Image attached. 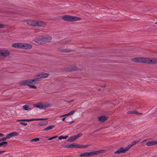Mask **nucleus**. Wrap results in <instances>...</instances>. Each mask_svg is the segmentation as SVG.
Segmentation results:
<instances>
[{"label": "nucleus", "mask_w": 157, "mask_h": 157, "mask_svg": "<svg viewBox=\"0 0 157 157\" xmlns=\"http://www.w3.org/2000/svg\"><path fill=\"white\" fill-rule=\"evenodd\" d=\"M52 37L49 35L39 36L35 38L33 41L36 43L40 44H45L50 42Z\"/></svg>", "instance_id": "f257e3e1"}, {"label": "nucleus", "mask_w": 157, "mask_h": 157, "mask_svg": "<svg viewBox=\"0 0 157 157\" xmlns=\"http://www.w3.org/2000/svg\"><path fill=\"white\" fill-rule=\"evenodd\" d=\"M36 79H28L20 81L18 84L21 85H27L30 88H33L35 89L37 88V87L33 85H31L32 84H34L36 83Z\"/></svg>", "instance_id": "f03ea898"}, {"label": "nucleus", "mask_w": 157, "mask_h": 157, "mask_svg": "<svg viewBox=\"0 0 157 157\" xmlns=\"http://www.w3.org/2000/svg\"><path fill=\"white\" fill-rule=\"evenodd\" d=\"M27 23L28 25H30L39 26L42 27L45 26L46 25V23L44 22L36 20H29L27 21Z\"/></svg>", "instance_id": "7ed1b4c3"}, {"label": "nucleus", "mask_w": 157, "mask_h": 157, "mask_svg": "<svg viewBox=\"0 0 157 157\" xmlns=\"http://www.w3.org/2000/svg\"><path fill=\"white\" fill-rule=\"evenodd\" d=\"M102 151L101 150L90 152H85L80 154L79 156L81 157H92L100 154Z\"/></svg>", "instance_id": "20e7f679"}, {"label": "nucleus", "mask_w": 157, "mask_h": 157, "mask_svg": "<svg viewBox=\"0 0 157 157\" xmlns=\"http://www.w3.org/2000/svg\"><path fill=\"white\" fill-rule=\"evenodd\" d=\"M62 18L64 21H75L79 20L81 19L80 17H78L73 16L67 15L63 16Z\"/></svg>", "instance_id": "39448f33"}, {"label": "nucleus", "mask_w": 157, "mask_h": 157, "mask_svg": "<svg viewBox=\"0 0 157 157\" xmlns=\"http://www.w3.org/2000/svg\"><path fill=\"white\" fill-rule=\"evenodd\" d=\"M10 52L8 51L0 49V56L4 57V58L8 56L10 54Z\"/></svg>", "instance_id": "423d86ee"}, {"label": "nucleus", "mask_w": 157, "mask_h": 157, "mask_svg": "<svg viewBox=\"0 0 157 157\" xmlns=\"http://www.w3.org/2000/svg\"><path fill=\"white\" fill-rule=\"evenodd\" d=\"M145 63L150 64L157 63V59L153 58H146Z\"/></svg>", "instance_id": "0eeeda50"}, {"label": "nucleus", "mask_w": 157, "mask_h": 157, "mask_svg": "<svg viewBox=\"0 0 157 157\" xmlns=\"http://www.w3.org/2000/svg\"><path fill=\"white\" fill-rule=\"evenodd\" d=\"M146 58L142 57H137L133 58L132 59L133 62L137 63H145Z\"/></svg>", "instance_id": "6e6552de"}, {"label": "nucleus", "mask_w": 157, "mask_h": 157, "mask_svg": "<svg viewBox=\"0 0 157 157\" xmlns=\"http://www.w3.org/2000/svg\"><path fill=\"white\" fill-rule=\"evenodd\" d=\"M128 148L127 147L124 148L123 147H121L116 151H115L114 153L118 154L121 153H124L128 150Z\"/></svg>", "instance_id": "1a4fd4ad"}, {"label": "nucleus", "mask_w": 157, "mask_h": 157, "mask_svg": "<svg viewBox=\"0 0 157 157\" xmlns=\"http://www.w3.org/2000/svg\"><path fill=\"white\" fill-rule=\"evenodd\" d=\"M32 48V45L29 44L22 43L21 49H30Z\"/></svg>", "instance_id": "9d476101"}, {"label": "nucleus", "mask_w": 157, "mask_h": 157, "mask_svg": "<svg viewBox=\"0 0 157 157\" xmlns=\"http://www.w3.org/2000/svg\"><path fill=\"white\" fill-rule=\"evenodd\" d=\"M22 43H16L12 44V46L15 48L21 49Z\"/></svg>", "instance_id": "9b49d317"}, {"label": "nucleus", "mask_w": 157, "mask_h": 157, "mask_svg": "<svg viewBox=\"0 0 157 157\" xmlns=\"http://www.w3.org/2000/svg\"><path fill=\"white\" fill-rule=\"evenodd\" d=\"M157 144V141L156 140L148 141L146 144V145L147 146H151Z\"/></svg>", "instance_id": "f8f14e48"}, {"label": "nucleus", "mask_w": 157, "mask_h": 157, "mask_svg": "<svg viewBox=\"0 0 157 157\" xmlns=\"http://www.w3.org/2000/svg\"><path fill=\"white\" fill-rule=\"evenodd\" d=\"M141 141L140 139L138 140L134 141L131 144L128 145L127 147H128V150L131 148V147H132L133 146L136 144L137 143Z\"/></svg>", "instance_id": "ddd939ff"}, {"label": "nucleus", "mask_w": 157, "mask_h": 157, "mask_svg": "<svg viewBox=\"0 0 157 157\" xmlns=\"http://www.w3.org/2000/svg\"><path fill=\"white\" fill-rule=\"evenodd\" d=\"M107 117L105 116H102L98 117V121L101 122H103L107 120Z\"/></svg>", "instance_id": "4468645a"}, {"label": "nucleus", "mask_w": 157, "mask_h": 157, "mask_svg": "<svg viewBox=\"0 0 157 157\" xmlns=\"http://www.w3.org/2000/svg\"><path fill=\"white\" fill-rule=\"evenodd\" d=\"M71 42V40H63L59 42V44L61 45L69 43Z\"/></svg>", "instance_id": "2eb2a0df"}, {"label": "nucleus", "mask_w": 157, "mask_h": 157, "mask_svg": "<svg viewBox=\"0 0 157 157\" xmlns=\"http://www.w3.org/2000/svg\"><path fill=\"white\" fill-rule=\"evenodd\" d=\"M42 78L41 73L37 75H36L35 76V78L34 79H36V83H37V82L39 81V79Z\"/></svg>", "instance_id": "dca6fc26"}, {"label": "nucleus", "mask_w": 157, "mask_h": 157, "mask_svg": "<svg viewBox=\"0 0 157 157\" xmlns=\"http://www.w3.org/2000/svg\"><path fill=\"white\" fill-rule=\"evenodd\" d=\"M128 113V114H142V113H139L136 110H133V111H128L127 112Z\"/></svg>", "instance_id": "f3484780"}, {"label": "nucleus", "mask_w": 157, "mask_h": 157, "mask_svg": "<svg viewBox=\"0 0 157 157\" xmlns=\"http://www.w3.org/2000/svg\"><path fill=\"white\" fill-rule=\"evenodd\" d=\"M74 136H72L70 137L68 139L67 141L68 142H72L74 141L75 140H76Z\"/></svg>", "instance_id": "a211bd4d"}, {"label": "nucleus", "mask_w": 157, "mask_h": 157, "mask_svg": "<svg viewBox=\"0 0 157 157\" xmlns=\"http://www.w3.org/2000/svg\"><path fill=\"white\" fill-rule=\"evenodd\" d=\"M48 123V121H40L38 123V124L40 125L43 126L46 125Z\"/></svg>", "instance_id": "6ab92c4d"}, {"label": "nucleus", "mask_w": 157, "mask_h": 157, "mask_svg": "<svg viewBox=\"0 0 157 157\" xmlns=\"http://www.w3.org/2000/svg\"><path fill=\"white\" fill-rule=\"evenodd\" d=\"M41 76L42 78H46L49 76V74L47 73L42 72L41 73Z\"/></svg>", "instance_id": "aec40b11"}, {"label": "nucleus", "mask_w": 157, "mask_h": 157, "mask_svg": "<svg viewBox=\"0 0 157 157\" xmlns=\"http://www.w3.org/2000/svg\"><path fill=\"white\" fill-rule=\"evenodd\" d=\"M55 127V125H51L48 126L46 128L44 129L43 130L44 131H48V130L52 129L53 128Z\"/></svg>", "instance_id": "412c9836"}, {"label": "nucleus", "mask_w": 157, "mask_h": 157, "mask_svg": "<svg viewBox=\"0 0 157 157\" xmlns=\"http://www.w3.org/2000/svg\"><path fill=\"white\" fill-rule=\"evenodd\" d=\"M17 121H31V119H23L18 120H17Z\"/></svg>", "instance_id": "4be33fe9"}, {"label": "nucleus", "mask_w": 157, "mask_h": 157, "mask_svg": "<svg viewBox=\"0 0 157 157\" xmlns=\"http://www.w3.org/2000/svg\"><path fill=\"white\" fill-rule=\"evenodd\" d=\"M23 109L25 110H28L30 109L29 106L28 105H25L23 106Z\"/></svg>", "instance_id": "5701e85b"}, {"label": "nucleus", "mask_w": 157, "mask_h": 157, "mask_svg": "<svg viewBox=\"0 0 157 157\" xmlns=\"http://www.w3.org/2000/svg\"><path fill=\"white\" fill-rule=\"evenodd\" d=\"M7 142L4 141L0 143V147L3 146L4 147H5L7 145Z\"/></svg>", "instance_id": "b1692460"}, {"label": "nucleus", "mask_w": 157, "mask_h": 157, "mask_svg": "<svg viewBox=\"0 0 157 157\" xmlns=\"http://www.w3.org/2000/svg\"><path fill=\"white\" fill-rule=\"evenodd\" d=\"M35 106L36 107L39 108L41 109H43L45 108V106L41 105H36Z\"/></svg>", "instance_id": "393cba45"}, {"label": "nucleus", "mask_w": 157, "mask_h": 157, "mask_svg": "<svg viewBox=\"0 0 157 157\" xmlns=\"http://www.w3.org/2000/svg\"><path fill=\"white\" fill-rule=\"evenodd\" d=\"M77 67L75 66H72L70 69V71H74L77 70Z\"/></svg>", "instance_id": "a878e982"}, {"label": "nucleus", "mask_w": 157, "mask_h": 157, "mask_svg": "<svg viewBox=\"0 0 157 157\" xmlns=\"http://www.w3.org/2000/svg\"><path fill=\"white\" fill-rule=\"evenodd\" d=\"M82 135V134L81 133H78L76 135H75L74 137H75V140L77 139L78 138L80 137Z\"/></svg>", "instance_id": "bb28decb"}, {"label": "nucleus", "mask_w": 157, "mask_h": 157, "mask_svg": "<svg viewBox=\"0 0 157 157\" xmlns=\"http://www.w3.org/2000/svg\"><path fill=\"white\" fill-rule=\"evenodd\" d=\"M47 119L46 118H36V119H31V121H39V120H43Z\"/></svg>", "instance_id": "cd10ccee"}, {"label": "nucleus", "mask_w": 157, "mask_h": 157, "mask_svg": "<svg viewBox=\"0 0 157 157\" xmlns=\"http://www.w3.org/2000/svg\"><path fill=\"white\" fill-rule=\"evenodd\" d=\"M68 137V136H61L59 137V139L60 140H62L63 139H66V138H67Z\"/></svg>", "instance_id": "c85d7f7f"}, {"label": "nucleus", "mask_w": 157, "mask_h": 157, "mask_svg": "<svg viewBox=\"0 0 157 157\" xmlns=\"http://www.w3.org/2000/svg\"><path fill=\"white\" fill-rule=\"evenodd\" d=\"M12 137L17 136L18 134L15 132H13L10 133Z\"/></svg>", "instance_id": "c756f323"}, {"label": "nucleus", "mask_w": 157, "mask_h": 157, "mask_svg": "<svg viewBox=\"0 0 157 157\" xmlns=\"http://www.w3.org/2000/svg\"><path fill=\"white\" fill-rule=\"evenodd\" d=\"M39 140H40V139H39V138H35V139H33L31 140H30V141L31 142H37V141H39Z\"/></svg>", "instance_id": "7c9ffc66"}, {"label": "nucleus", "mask_w": 157, "mask_h": 157, "mask_svg": "<svg viewBox=\"0 0 157 157\" xmlns=\"http://www.w3.org/2000/svg\"><path fill=\"white\" fill-rule=\"evenodd\" d=\"M12 137L11 134L10 133H9L8 134H7L6 136V139H10Z\"/></svg>", "instance_id": "2f4dec72"}, {"label": "nucleus", "mask_w": 157, "mask_h": 157, "mask_svg": "<svg viewBox=\"0 0 157 157\" xmlns=\"http://www.w3.org/2000/svg\"><path fill=\"white\" fill-rule=\"evenodd\" d=\"M75 112V110L71 111L70 112L68 113L69 115H73Z\"/></svg>", "instance_id": "473e14b6"}, {"label": "nucleus", "mask_w": 157, "mask_h": 157, "mask_svg": "<svg viewBox=\"0 0 157 157\" xmlns=\"http://www.w3.org/2000/svg\"><path fill=\"white\" fill-rule=\"evenodd\" d=\"M89 145H82V148H87Z\"/></svg>", "instance_id": "72a5a7b5"}, {"label": "nucleus", "mask_w": 157, "mask_h": 157, "mask_svg": "<svg viewBox=\"0 0 157 157\" xmlns=\"http://www.w3.org/2000/svg\"><path fill=\"white\" fill-rule=\"evenodd\" d=\"M82 145L77 144V148H82Z\"/></svg>", "instance_id": "f704fd0d"}, {"label": "nucleus", "mask_w": 157, "mask_h": 157, "mask_svg": "<svg viewBox=\"0 0 157 157\" xmlns=\"http://www.w3.org/2000/svg\"><path fill=\"white\" fill-rule=\"evenodd\" d=\"M6 139H7L6 138V137H3V138L0 139V141L2 142L3 141H5L6 140Z\"/></svg>", "instance_id": "c9c22d12"}, {"label": "nucleus", "mask_w": 157, "mask_h": 157, "mask_svg": "<svg viewBox=\"0 0 157 157\" xmlns=\"http://www.w3.org/2000/svg\"><path fill=\"white\" fill-rule=\"evenodd\" d=\"M20 124L21 125L24 126H26L27 124V123H25L24 122H21L20 123Z\"/></svg>", "instance_id": "e433bc0d"}, {"label": "nucleus", "mask_w": 157, "mask_h": 157, "mask_svg": "<svg viewBox=\"0 0 157 157\" xmlns=\"http://www.w3.org/2000/svg\"><path fill=\"white\" fill-rule=\"evenodd\" d=\"M57 137H58L57 136H54L53 137H51V138H50L48 139V140H52V139H55V138H56Z\"/></svg>", "instance_id": "4c0bfd02"}, {"label": "nucleus", "mask_w": 157, "mask_h": 157, "mask_svg": "<svg viewBox=\"0 0 157 157\" xmlns=\"http://www.w3.org/2000/svg\"><path fill=\"white\" fill-rule=\"evenodd\" d=\"M68 147H69V148H74L73 144L68 145Z\"/></svg>", "instance_id": "58836bf2"}, {"label": "nucleus", "mask_w": 157, "mask_h": 157, "mask_svg": "<svg viewBox=\"0 0 157 157\" xmlns=\"http://www.w3.org/2000/svg\"><path fill=\"white\" fill-rule=\"evenodd\" d=\"M61 52H68L69 51V50H60Z\"/></svg>", "instance_id": "ea45409f"}, {"label": "nucleus", "mask_w": 157, "mask_h": 157, "mask_svg": "<svg viewBox=\"0 0 157 157\" xmlns=\"http://www.w3.org/2000/svg\"><path fill=\"white\" fill-rule=\"evenodd\" d=\"M73 146H74V148H77V144L74 143Z\"/></svg>", "instance_id": "a19ab883"}, {"label": "nucleus", "mask_w": 157, "mask_h": 157, "mask_svg": "<svg viewBox=\"0 0 157 157\" xmlns=\"http://www.w3.org/2000/svg\"><path fill=\"white\" fill-rule=\"evenodd\" d=\"M4 25L3 24H0V28H2L4 27Z\"/></svg>", "instance_id": "79ce46f5"}, {"label": "nucleus", "mask_w": 157, "mask_h": 157, "mask_svg": "<svg viewBox=\"0 0 157 157\" xmlns=\"http://www.w3.org/2000/svg\"><path fill=\"white\" fill-rule=\"evenodd\" d=\"M68 145H65L64 146V147L65 148H69V147H68Z\"/></svg>", "instance_id": "37998d69"}, {"label": "nucleus", "mask_w": 157, "mask_h": 157, "mask_svg": "<svg viewBox=\"0 0 157 157\" xmlns=\"http://www.w3.org/2000/svg\"><path fill=\"white\" fill-rule=\"evenodd\" d=\"M74 101V99H72V100H71V101H68V103H70L71 102H72Z\"/></svg>", "instance_id": "c03bdc74"}, {"label": "nucleus", "mask_w": 157, "mask_h": 157, "mask_svg": "<svg viewBox=\"0 0 157 157\" xmlns=\"http://www.w3.org/2000/svg\"><path fill=\"white\" fill-rule=\"evenodd\" d=\"M5 152V151H0V154H2V153Z\"/></svg>", "instance_id": "a18cd8bd"}, {"label": "nucleus", "mask_w": 157, "mask_h": 157, "mask_svg": "<svg viewBox=\"0 0 157 157\" xmlns=\"http://www.w3.org/2000/svg\"><path fill=\"white\" fill-rule=\"evenodd\" d=\"M4 135L0 133V137H2L4 136Z\"/></svg>", "instance_id": "49530a36"}, {"label": "nucleus", "mask_w": 157, "mask_h": 157, "mask_svg": "<svg viewBox=\"0 0 157 157\" xmlns=\"http://www.w3.org/2000/svg\"><path fill=\"white\" fill-rule=\"evenodd\" d=\"M66 117H64L63 118H62V121H64L65 120V119L66 118Z\"/></svg>", "instance_id": "de8ad7c7"}, {"label": "nucleus", "mask_w": 157, "mask_h": 157, "mask_svg": "<svg viewBox=\"0 0 157 157\" xmlns=\"http://www.w3.org/2000/svg\"><path fill=\"white\" fill-rule=\"evenodd\" d=\"M65 114H64V115H61L60 116V117H65Z\"/></svg>", "instance_id": "09e8293b"}, {"label": "nucleus", "mask_w": 157, "mask_h": 157, "mask_svg": "<svg viewBox=\"0 0 157 157\" xmlns=\"http://www.w3.org/2000/svg\"><path fill=\"white\" fill-rule=\"evenodd\" d=\"M65 117H67V116H69V115L68 113H67V114H65Z\"/></svg>", "instance_id": "8fccbe9b"}, {"label": "nucleus", "mask_w": 157, "mask_h": 157, "mask_svg": "<svg viewBox=\"0 0 157 157\" xmlns=\"http://www.w3.org/2000/svg\"><path fill=\"white\" fill-rule=\"evenodd\" d=\"M101 87L103 88H105V85H104L103 86H101Z\"/></svg>", "instance_id": "3c124183"}, {"label": "nucleus", "mask_w": 157, "mask_h": 157, "mask_svg": "<svg viewBox=\"0 0 157 157\" xmlns=\"http://www.w3.org/2000/svg\"><path fill=\"white\" fill-rule=\"evenodd\" d=\"M74 122V121H71L70 122L69 124H72V123H73Z\"/></svg>", "instance_id": "603ef678"}, {"label": "nucleus", "mask_w": 157, "mask_h": 157, "mask_svg": "<svg viewBox=\"0 0 157 157\" xmlns=\"http://www.w3.org/2000/svg\"><path fill=\"white\" fill-rule=\"evenodd\" d=\"M155 24H157V22L155 23Z\"/></svg>", "instance_id": "864d4df0"}, {"label": "nucleus", "mask_w": 157, "mask_h": 157, "mask_svg": "<svg viewBox=\"0 0 157 157\" xmlns=\"http://www.w3.org/2000/svg\"><path fill=\"white\" fill-rule=\"evenodd\" d=\"M146 140H144L143 141H142V142H144V141H145Z\"/></svg>", "instance_id": "5fc2aeb1"}]
</instances>
